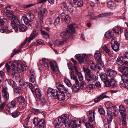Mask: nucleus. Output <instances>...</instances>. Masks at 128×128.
Listing matches in <instances>:
<instances>
[{
    "instance_id": "60",
    "label": "nucleus",
    "mask_w": 128,
    "mask_h": 128,
    "mask_svg": "<svg viewBox=\"0 0 128 128\" xmlns=\"http://www.w3.org/2000/svg\"><path fill=\"white\" fill-rule=\"evenodd\" d=\"M40 103L43 105L46 103V101L44 98H42L40 100Z\"/></svg>"
},
{
    "instance_id": "51",
    "label": "nucleus",
    "mask_w": 128,
    "mask_h": 128,
    "mask_svg": "<svg viewBox=\"0 0 128 128\" xmlns=\"http://www.w3.org/2000/svg\"><path fill=\"white\" fill-rule=\"evenodd\" d=\"M28 86L31 90L32 92H33L34 90V86L31 83H29L28 84Z\"/></svg>"
},
{
    "instance_id": "59",
    "label": "nucleus",
    "mask_w": 128,
    "mask_h": 128,
    "mask_svg": "<svg viewBox=\"0 0 128 128\" xmlns=\"http://www.w3.org/2000/svg\"><path fill=\"white\" fill-rule=\"evenodd\" d=\"M22 50L20 49H18L16 50H14L13 52V55L11 56V57H12L14 56L16 54L20 52H21Z\"/></svg>"
},
{
    "instance_id": "20",
    "label": "nucleus",
    "mask_w": 128,
    "mask_h": 128,
    "mask_svg": "<svg viewBox=\"0 0 128 128\" xmlns=\"http://www.w3.org/2000/svg\"><path fill=\"white\" fill-rule=\"evenodd\" d=\"M2 96L3 97L7 100L9 98V94L7 91L6 88H3L2 90Z\"/></svg>"
},
{
    "instance_id": "39",
    "label": "nucleus",
    "mask_w": 128,
    "mask_h": 128,
    "mask_svg": "<svg viewBox=\"0 0 128 128\" xmlns=\"http://www.w3.org/2000/svg\"><path fill=\"white\" fill-rule=\"evenodd\" d=\"M60 6L62 8L65 10L68 8V6L67 5V2H63L60 4Z\"/></svg>"
},
{
    "instance_id": "48",
    "label": "nucleus",
    "mask_w": 128,
    "mask_h": 128,
    "mask_svg": "<svg viewBox=\"0 0 128 128\" xmlns=\"http://www.w3.org/2000/svg\"><path fill=\"white\" fill-rule=\"evenodd\" d=\"M53 18H51L47 19L46 20V21L48 24L51 25L53 24Z\"/></svg>"
},
{
    "instance_id": "8",
    "label": "nucleus",
    "mask_w": 128,
    "mask_h": 128,
    "mask_svg": "<svg viewBox=\"0 0 128 128\" xmlns=\"http://www.w3.org/2000/svg\"><path fill=\"white\" fill-rule=\"evenodd\" d=\"M113 77L110 78V80L106 83L105 86L106 87H109L111 86L113 88H115L118 86V84L116 82L113 78L114 76V74H113Z\"/></svg>"
},
{
    "instance_id": "34",
    "label": "nucleus",
    "mask_w": 128,
    "mask_h": 128,
    "mask_svg": "<svg viewBox=\"0 0 128 128\" xmlns=\"http://www.w3.org/2000/svg\"><path fill=\"white\" fill-rule=\"evenodd\" d=\"M107 6L108 8H113L115 7L116 4L113 2L109 1L107 3Z\"/></svg>"
},
{
    "instance_id": "40",
    "label": "nucleus",
    "mask_w": 128,
    "mask_h": 128,
    "mask_svg": "<svg viewBox=\"0 0 128 128\" xmlns=\"http://www.w3.org/2000/svg\"><path fill=\"white\" fill-rule=\"evenodd\" d=\"M7 20L6 18L0 19V26L3 25L5 26L6 25Z\"/></svg>"
},
{
    "instance_id": "9",
    "label": "nucleus",
    "mask_w": 128,
    "mask_h": 128,
    "mask_svg": "<svg viewBox=\"0 0 128 128\" xmlns=\"http://www.w3.org/2000/svg\"><path fill=\"white\" fill-rule=\"evenodd\" d=\"M18 100L19 102L18 109L22 110L25 108L24 104L25 100L24 98L22 96H20L16 98Z\"/></svg>"
},
{
    "instance_id": "11",
    "label": "nucleus",
    "mask_w": 128,
    "mask_h": 128,
    "mask_svg": "<svg viewBox=\"0 0 128 128\" xmlns=\"http://www.w3.org/2000/svg\"><path fill=\"white\" fill-rule=\"evenodd\" d=\"M75 56L80 64L88 60V58L86 55H82V57L80 55H76Z\"/></svg>"
},
{
    "instance_id": "45",
    "label": "nucleus",
    "mask_w": 128,
    "mask_h": 128,
    "mask_svg": "<svg viewBox=\"0 0 128 128\" xmlns=\"http://www.w3.org/2000/svg\"><path fill=\"white\" fill-rule=\"evenodd\" d=\"M70 17L69 15H67L65 16L64 20L66 23L68 24L70 23Z\"/></svg>"
},
{
    "instance_id": "56",
    "label": "nucleus",
    "mask_w": 128,
    "mask_h": 128,
    "mask_svg": "<svg viewBox=\"0 0 128 128\" xmlns=\"http://www.w3.org/2000/svg\"><path fill=\"white\" fill-rule=\"evenodd\" d=\"M8 84L12 86H14L15 85L14 82L11 79H8Z\"/></svg>"
},
{
    "instance_id": "24",
    "label": "nucleus",
    "mask_w": 128,
    "mask_h": 128,
    "mask_svg": "<svg viewBox=\"0 0 128 128\" xmlns=\"http://www.w3.org/2000/svg\"><path fill=\"white\" fill-rule=\"evenodd\" d=\"M76 83L74 84L72 86V90L74 92H76L78 91L80 89V87L79 84V82L78 80L75 81Z\"/></svg>"
},
{
    "instance_id": "26",
    "label": "nucleus",
    "mask_w": 128,
    "mask_h": 128,
    "mask_svg": "<svg viewBox=\"0 0 128 128\" xmlns=\"http://www.w3.org/2000/svg\"><path fill=\"white\" fill-rule=\"evenodd\" d=\"M39 63H40L44 69H46L48 68V64L46 62V60L45 59H42V60L39 61Z\"/></svg>"
},
{
    "instance_id": "54",
    "label": "nucleus",
    "mask_w": 128,
    "mask_h": 128,
    "mask_svg": "<svg viewBox=\"0 0 128 128\" xmlns=\"http://www.w3.org/2000/svg\"><path fill=\"white\" fill-rule=\"evenodd\" d=\"M64 81L66 85L70 87L71 86L72 84L69 80L67 79H64Z\"/></svg>"
},
{
    "instance_id": "55",
    "label": "nucleus",
    "mask_w": 128,
    "mask_h": 128,
    "mask_svg": "<svg viewBox=\"0 0 128 128\" xmlns=\"http://www.w3.org/2000/svg\"><path fill=\"white\" fill-rule=\"evenodd\" d=\"M58 122L60 124L62 123L63 124H64V117H59L58 119Z\"/></svg>"
},
{
    "instance_id": "58",
    "label": "nucleus",
    "mask_w": 128,
    "mask_h": 128,
    "mask_svg": "<svg viewBox=\"0 0 128 128\" xmlns=\"http://www.w3.org/2000/svg\"><path fill=\"white\" fill-rule=\"evenodd\" d=\"M86 83L82 82V83L80 85V88H81L82 89H84L86 88Z\"/></svg>"
},
{
    "instance_id": "53",
    "label": "nucleus",
    "mask_w": 128,
    "mask_h": 128,
    "mask_svg": "<svg viewBox=\"0 0 128 128\" xmlns=\"http://www.w3.org/2000/svg\"><path fill=\"white\" fill-rule=\"evenodd\" d=\"M102 48L106 53H108L110 52V50L107 47L106 45H104L102 46Z\"/></svg>"
},
{
    "instance_id": "50",
    "label": "nucleus",
    "mask_w": 128,
    "mask_h": 128,
    "mask_svg": "<svg viewBox=\"0 0 128 128\" xmlns=\"http://www.w3.org/2000/svg\"><path fill=\"white\" fill-rule=\"evenodd\" d=\"M78 76V79L80 81H82L83 80V77L82 76V75L80 72L78 74H76Z\"/></svg>"
},
{
    "instance_id": "7",
    "label": "nucleus",
    "mask_w": 128,
    "mask_h": 128,
    "mask_svg": "<svg viewBox=\"0 0 128 128\" xmlns=\"http://www.w3.org/2000/svg\"><path fill=\"white\" fill-rule=\"evenodd\" d=\"M47 11L45 8H40L38 12V17L40 20L39 21L40 23L43 22V16L46 15Z\"/></svg>"
},
{
    "instance_id": "36",
    "label": "nucleus",
    "mask_w": 128,
    "mask_h": 128,
    "mask_svg": "<svg viewBox=\"0 0 128 128\" xmlns=\"http://www.w3.org/2000/svg\"><path fill=\"white\" fill-rule=\"evenodd\" d=\"M71 126L72 128H77L80 125L77 124L76 120H74L71 121Z\"/></svg>"
},
{
    "instance_id": "3",
    "label": "nucleus",
    "mask_w": 128,
    "mask_h": 128,
    "mask_svg": "<svg viewBox=\"0 0 128 128\" xmlns=\"http://www.w3.org/2000/svg\"><path fill=\"white\" fill-rule=\"evenodd\" d=\"M115 72L113 70L108 69L105 71L106 74L101 73L100 74V76L102 80L104 83L105 85L106 83L110 80L111 77L113 76V74Z\"/></svg>"
},
{
    "instance_id": "4",
    "label": "nucleus",
    "mask_w": 128,
    "mask_h": 128,
    "mask_svg": "<svg viewBox=\"0 0 128 128\" xmlns=\"http://www.w3.org/2000/svg\"><path fill=\"white\" fill-rule=\"evenodd\" d=\"M75 24L73 25L70 24L68 26L69 30H66V32H64L60 33V35L61 37L66 40L68 39L71 34L73 33L74 32Z\"/></svg>"
},
{
    "instance_id": "30",
    "label": "nucleus",
    "mask_w": 128,
    "mask_h": 128,
    "mask_svg": "<svg viewBox=\"0 0 128 128\" xmlns=\"http://www.w3.org/2000/svg\"><path fill=\"white\" fill-rule=\"evenodd\" d=\"M124 58L122 57H118L116 60V62L117 64L121 66L123 64L124 61Z\"/></svg>"
},
{
    "instance_id": "16",
    "label": "nucleus",
    "mask_w": 128,
    "mask_h": 128,
    "mask_svg": "<svg viewBox=\"0 0 128 128\" xmlns=\"http://www.w3.org/2000/svg\"><path fill=\"white\" fill-rule=\"evenodd\" d=\"M119 110L122 116H126V112H128V108H125L123 105H121L119 106Z\"/></svg>"
},
{
    "instance_id": "27",
    "label": "nucleus",
    "mask_w": 128,
    "mask_h": 128,
    "mask_svg": "<svg viewBox=\"0 0 128 128\" xmlns=\"http://www.w3.org/2000/svg\"><path fill=\"white\" fill-rule=\"evenodd\" d=\"M112 30L117 34H120L122 32L121 28L118 26L115 27L113 28Z\"/></svg>"
},
{
    "instance_id": "28",
    "label": "nucleus",
    "mask_w": 128,
    "mask_h": 128,
    "mask_svg": "<svg viewBox=\"0 0 128 128\" xmlns=\"http://www.w3.org/2000/svg\"><path fill=\"white\" fill-rule=\"evenodd\" d=\"M94 56L95 59L97 61H100V60H102L101 53L98 51L95 52Z\"/></svg>"
},
{
    "instance_id": "35",
    "label": "nucleus",
    "mask_w": 128,
    "mask_h": 128,
    "mask_svg": "<svg viewBox=\"0 0 128 128\" xmlns=\"http://www.w3.org/2000/svg\"><path fill=\"white\" fill-rule=\"evenodd\" d=\"M97 61V62L96 65V67H97V68L99 70L101 68L103 67L104 66V64L102 60H100V61Z\"/></svg>"
},
{
    "instance_id": "57",
    "label": "nucleus",
    "mask_w": 128,
    "mask_h": 128,
    "mask_svg": "<svg viewBox=\"0 0 128 128\" xmlns=\"http://www.w3.org/2000/svg\"><path fill=\"white\" fill-rule=\"evenodd\" d=\"M39 120L38 118H35L33 120V123L35 126H36L38 125L39 122Z\"/></svg>"
},
{
    "instance_id": "25",
    "label": "nucleus",
    "mask_w": 128,
    "mask_h": 128,
    "mask_svg": "<svg viewBox=\"0 0 128 128\" xmlns=\"http://www.w3.org/2000/svg\"><path fill=\"white\" fill-rule=\"evenodd\" d=\"M12 63L13 62H9L6 64V67L7 71H9L10 70L11 72L12 71L14 70V66H12V67L11 66Z\"/></svg>"
},
{
    "instance_id": "2",
    "label": "nucleus",
    "mask_w": 128,
    "mask_h": 128,
    "mask_svg": "<svg viewBox=\"0 0 128 128\" xmlns=\"http://www.w3.org/2000/svg\"><path fill=\"white\" fill-rule=\"evenodd\" d=\"M6 14L8 17L10 18V19H12L13 20V21H12L11 22L12 26L16 31H17L18 30V26L19 24L18 18L8 10L6 11Z\"/></svg>"
},
{
    "instance_id": "1",
    "label": "nucleus",
    "mask_w": 128,
    "mask_h": 128,
    "mask_svg": "<svg viewBox=\"0 0 128 128\" xmlns=\"http://www.w3.org/2000/svg\"><path fill=\"white\" fill-rule=\"evenodd\" d=\"M11 66L12 67V66H14V70L12 72L11 74L14 76H15L16 77L19 76L18 73L26 70V68L25 64L19 62H17L16 61L13 62Z\"/></svg>"
},
{
    "instance_id": "38",
    "label": "nucleus",
    "mask_w": 128,
    "mask_h": 128,
    "mask_svg": "<svg viewBox=\"0 0 128 128\" xmlns=\"http://www.w3.org/2000/svg\"><path fill=\"white\" fill-rule=\"evenodd\" d=\"M44 119L39 120L38 125L40 128H42L44 126Z\"/></svg>"
},
{
    "instance_id": "33",
    "label": "nucleus",
    "mask_w": 128,
    "mask_h": 128,
    "mask_svg": "<svg viewBox=\"0 0 128 128\" xmlns=\"http://www.w3.org/2000/svg\"><path fill=\"white\" fill-rule=\"evenodd\" d=\"M56 92L54 90L50 88L47 90V93L48 94H50V95L54 97V94H55Z\"/></svg>"
},
{
    "instance_id": "37",
    "label": "nucleus",
    "mask_w": 128,
    "mask_h": 128,
    "mask_svg": "<svg viewBox=\"0 0 128 128\" xmlns=\"http://www.w3.org/2000/svg\"><path fill=\"white\" fill-rule=\"evenodd\" d=\"M70 78L71 79H72L74 80L75 81L77 80L76 77L75 76L74 73L73 71L72 70H71L70 72Z\"/></svg>"
},
{
    "instance_id": "47",
    "label": "nucleus",
    "mask_w": 128,
    "mask_h": 128,
    "mask_svg": "<svg viewBox=\"0 0 128 128\" xmlns=\"http://www.w3.org/2000/svg\"><path fill=\"white\" fill-rule=\"evenodd\" d=\"M4 72L0 71V82H1L3 80L4 77Z\"/></svg>"
},
{
    "instance_id": "29",
    "label": "nucleus",
    "mask_w": 128,
    "mask_h": 128,
    "mask_svg": "<svg viewBox=\"0 0 128 128\" xmlns=\"http://www.w3.org/2000/svg\"><path fill=\"white\" fill-rule=\"evenodd\" d=\"M36 30H34L30 34V36L29 37V42L36 38L38 35V34L36 32Z\"/></svg>"
},
{
    "instance_id": "23",
    "label": "nucleus",
    "mask_w": 128,
    "mask_h": 128,
    "mask_svg": "<svg viewBox=\"0 0 128 128\" xmlns=\"http://www.w3.org/2000/svg\"><path fill=\"white\" fill-rule=\"evenodd\" d=\"M33 93H34L36 97L38 98H40L42 96V92L38 88L34 89Z\"/></svg>"
},
{
    "instance_id": "14",
    "label": "nucleus",
    "mask_w": 128,
    "mask_h": 128,
    "mask_svg": "<svg viewBox=\"0 0 128 128\" xmlns=\"http://www.w3.org/2000/svg\"><path fill=\"white\" fill-rule=\"evenodd\" d=\"M56 86L58 90L61 92H65L67 93H69L68 90V89L66 88L62 84L59 83H57L56 84Z\"/></svg>"
},
{
    "instance_id": "46",
    "label": "nucleus",
    "mask_w": 128,
    "mask_h": 128,
    "mask_svg": "<svg viewBox=\"0 0 128 128\" xmlns=\"http://www.w3.org/2000/svg\"><path fill=\"white\" fill-rule=\"evenodd\" d=\"M60 17L59 16H58L55 20L54 24L56 25H57L60 24Z\"/></svg>"
},
{
    "instance_id": "31",
    "label": "nucleus",
    "mask_w": 128,
    "mask_h": 128,
    "mask_svg": "<svg viewBox=\"0 0 128 128\" xmlns=\"http://www.w3.org/2000/svg\"><path fill=\"white\" fill-rule=\"evenodd\" d=\"M105 37L108 38H110L113 37L114 34L110 31H108L105 34Z\"/></svg>"
},
{
    "instance_id": "12",
    "label": "nucleus",
    "mask_w": 128,
    "mask_h": 128,
    "mask_svg": "<svg viewBox=\"0 0 128 128\" xmlns=\"http://www.w3.org/2000/svg\"><path fill=\"white\" fill-rule=\"evenodd\" d=\"M50 64L52 70L54 72L59 71V69L56 62L54 61H52L50 62Z\"/></svg>"
},
{
    "instance_id": "5",
    "label": "nucleus",
    "mask_w": 128,
    "mask_h": 128,
    "mask_svg": "<svg viewBox=\"0 0 128 128\" xmlns=\"http://www.w3.org/2000/svg\"><path fill=\"white\" fill-rule=\"evenodd\" d=\"M83 70L84 72L86 73V77L85 78L86 80L88 82L92 80L96 81L97 80V76L94 75L93 72H91L90 69L83 67Z\"/></svg>"
},
{
    "instance_id": "15",
    "label": "nucleus",
    "mask_w": 128,
    "mask_h": 128,
    "mask_svg": "<svg viewBox=\"0 0 128 128\" xmlns=\"http://www.w3.org/2000/svg\"><path fill=\"white\" fill-rule=\"evenodd\" d=\"M64 124L67 128H69L71 126V121L70 120L69 118L68 115L66 114H64Z\"/></svg>"
},
{
    "instance_id": "44",
    "label": "nucleus",
    "mask_w": 128,
    "mask_h": 128,
    "mask_svg": "<svg viewBox=\"0 0 128 128\" xmlns=\"http://www.w3.org/2000/svg\"><path fill=\"white\" fill-rule=\"evenodd\" d=\"M113 106V105L110 102H107L106 104V108L108 109H111Z\"/></svg>"
},
{
    "instance_id": "22",
    "label": "nucleus",
    "mask_w": 128,
    "mask_h": 128,
    "mask_svg": "<svg viewBox=\"0 0 128 128\" xmlns=\"http://www.w3.org/2000/svg\"><path fill=\"white\" fill-rule=\"evenodd\" d=\"M106 118L108 123H110L113 119V114L111 112L110 110L107 112Z\"/></svg>"
},
{
    "instance_id": "41",
    "label": "nucleus",
    "mask_w": 128,
    "mask_h": 128,
    "mask_svg": "<svg viewBox=\"0 0 128 128\" xmlns=\"http://www.w3.org/2000/svg\"><path fill=\"white\" fill-rule=\"evenodd\" d=\"M16 102L14 100H12L8 104V106L10 108H14L16 106Z\"/></svg>"
},
{
    "instance_id": "6",
    "label": "nucleus",
    "mask_w": 128,
    "mask_h": 128,
    "mask_svg": "<svg viewBox=\"0 0 128 128\" xmlns=\"http://www.w3.org/2000/svg\"><path fill=\"white\" fill-rule=\"evenodd\" d=\"M35 18V16L34 14H33L31 18H30V19H28L26 16H22L21 20H23L26 24L28 25L30 27H31L32 24H33V21L32 19H34Z\"/></svg>"
},
{
    "instance_id": "61",
    "label": "nucleus",
    "mask_w": 128,
    "mask_h": 128,
    "mask_svg": "<svg viewBox=\"0 0 128 128\" xmlns=\"http://www.w3.org/2000/svg\"><path fill=\"white\" fill-rule=\"evenodd\" d=\"M122 122L123 125H124L126 124V116H122Z\"/></svg>"
},
{
    "instance_id": "13",
    "label": "nucleus",
    "mask_w": 128,
    "mask_h": 128,
    "mask_svg": "<svg viewBox=\"0 0 128 128\" xmlns=\"http://www.w3.org/2000/svg\"><path fill=\"white\" fill-rule=\"evenodd\" d=\"M112 48L115 52L118 51L119 50V45L118 42L115 41L114 39H112L111 42Z\"/></svg>"
},
{
    "instance_id": "64",
    "label": "nucleus",
    "mask_w": 128,
    "mask_h": 128,
    "mask_svg": "<svg viewBox=\"0 0 128 128\" xmlns=\"http://www.w3.org/2000/svg\"><path fill=\"white\" fill-rule=\"evenodd\" d=\"M85 126L86 128H92L93 126L89 123H86Z\"/></svg>"
},
{
    "instance_id": "42",
    "label": "nucleus",
    "mask_w": 128,
    "mask_h": 128,
    "mask_svg": "<svg viewBox=\"0 0 128 128\" xmlns=\"http://www.w3.org/2000/svg\"><path fill=\"white\" fill-rule=\"evenodd\" d=\"M98 110L100 114L104 116L105 114V112L104 109L102 107H100L98 108Z\"/></svg>"
},
{
    "instance_id": "17",
    "label": "nucleus",
    "mask_w": 128,
    "mask_h": 128,
    "mask_svg": "<svg viewBox=\"0 0 128 128\" xmlns=\"http://www.w3.org/2000/svg\"><path fill=\"white\" fill-rule=\"evenodd\" d=\"M108 96L104 95V93H102L97 97L95 98L94 100L95 103H96L100 101L101 100L104 98H108Z\"/></svg>"
},
{
    "instance_id": "21",
    "label": "nucleus",
    "mask_w": 128,
    "mask_h": 128,
    "mask_svg": "<svg viewBox=\"0 0 128 128\" xmlns=\"http://www.w3.org/2000/svg\"><path fill=\"white\" fill-rule=\"evenodd\" d=\"M125 68L124 66L120 67L118 68V70L122 74H124V77H128V70L126 69Z\"/></svg>"
},
{
    "instance_id": "18",
    "label": "nucleus",
    "mask_w": 128,
    "mask_h": 128,
    "mask_svg": "<svg viewBox=\"0 0 128 128\" xmlns=\"http://www.w3.org/2000/svg\"><path fill=\"white\" fill-rule=\"evenodd\" d=\"M30 77L31 81L34 83L36 80V74L35 72L32 70H31L30 73Z\"/></svg>"
},
{
    "instance_id": "10",
    "label": "nucleus",
    "mask_w": 128,
    "mask_h": 128,
    "mask_svg": "<svg viewBox=\"0 0 128 128\" xmlns=\"http://www.w3.org/2000/svg\"><path fill=\"white\" fill-rule=\"evenodd\" d=\"M54 98L60 100H63L65 99V96L63 92H56L55 94H54Z\"/></svg>"
},
{
    "instance_id": "52",
    "label": "nucleus",
    "mask_w": 128,
    "mask_h": 128,
    "mask_svg": "<svg viewBox=\"0 0 128 128\" xmlns=\"http://www.w3.org/2000/svg\"><path fill=\"white\" fill-rule=\"evenodd\" d=\"M65 41L62 40H56L55 42V44L56 45L59 46L63 44Z\"/></svg>"
},
{
    "instance_id": "19",
    "label": "nucleus",
    "mask_w": 128,
    "mask_h": 128,
    "mask_svg": "<svg viewBox=\"0 0 128 128\" xmlns=\"http://www.w3.org/2000/svg\"><path fill=\"white\" fill-rule=\"evenodd\" d=\"M125 83L128 84V77H124V79H122V80L120 82V86L122 88H125L126 86Z\"/></svg>"
},
{
    "instance_id": "63",
    "label": "nucleus",
    "mask_w": 128,
    "mask_h": 128,
    "mask_svg": "<svg viewBox=\"0 0 128 128\" xmlns=\"http://www.w3.org/2000/svg\"><path fill=\"white\" fill-rule=\"evenodd\" d=\"M94 113H92V111H90L88 112V118H91V117H94Z\"/></svg>"
},
{
    "instance_id": "43",
    "label": "nucleus",
    "mask_w": 128,
    "mask_h": 128,
    "mask_svg": "<svg viewBox=\"0 0 128 128\" xmlns=\"http://www.w3.org/2000/svg\"><path fill=\"white\" fill-rule=\"evenodd\" d=\"M6 102H4L2 103L1 101V95L0 94V108L2 109L3 110L4 107L6 104Z\"/></svg>"
},
{
    "instance_id": "32",
    "label": "nucleus",
    "mask_w": 128,
    "mask_h": 128,
    "mask_svg": "<svg viewBox=\"0 0 128 128\" xmlns=\"http://www.w3.org/2000/svg\"><path fill=\"white\" fill-rule=\"evenodd\" d=\"M18 26L19 27V29L21 32H24L26 31L27 29V28L26 26L24 24H21Z\"/></svg>"
},
{
    "instance_id": "62",
    "label": "nucleus",
    "mask_w": 128,
    "mask_h": 128,
    "mask_svg": "<svg viewBox=\"0 0 128 128\" xmlns=\"http://www.w3.org/2000/svg\"><path fill=\"white\" fill-rule=\"evenodd\" d=\"M83 4V2L82 0H80L79 1H78L77 4V6L79 7L82 6Z\"/></svg>"
},
{
    "instance_id": "49",
    "label": "nucleus",
    "mask_w": 128,
    "mask_h": 128,
    "mask_svg": "<svg viewBox=\"0 0 128 128\" xmlns=\"http://www.w3.org/2000/svg\"><path fill=\"white\" fill-rule=\"evenodd\" d=\"M94 14L92 12H89L88 14V18L91 20H94L95 18L94 17Z\"/></svg>"
}]
</instances>
